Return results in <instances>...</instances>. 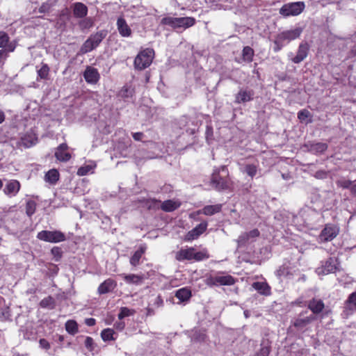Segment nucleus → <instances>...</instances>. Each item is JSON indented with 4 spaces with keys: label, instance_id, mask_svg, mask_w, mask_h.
Listing matches in <instances>:
<instances>
[{
    "label": "nucleus",
    "instance_id": "f257e3e1",
    "mask_svg": "<svg viewBox=\"0 0 356 356\" xmlns=\"http://www.w3.org/2000/svg\"><path fill=\"white\" fill-rule=\"evenodd\" d=\"M195 18L191 17H163L161 21V24L168 25L174 29H186L187 28L193 26L195 24Z\"/></svg>",
    "mask_w": 356,
    "mask_h": 356
},
{
    "label": "nucleus",
    "instance_id": "f03ea898",
    "mask_svg": "<svg viewBox=\"0 0 356 356\" xmlns=\"http://www.w3.org/2000/svg\"><path fill=\"white\" fill-rule=\"evenodd\" d=\"M154 56V51L152 49L147 48L141 51L135 58L134 67L139 70H145L152 63Z\"/></svg>",
    "mask_w": 356,
    "mask_h": 356
},
{
    "label": "nucleus",
    "instance_id": "7ed1b4c3",
    "mask_svg": "<svg viewBox=\"0 0 356 356\" xmlns=\"http://www.w3.org/2000/svg\"><path fill=\"white\" fill-rule=\"evenodd\" d=\"M225 170L226 168L222 166L220 168L215 170L212 174L211 184L217 191H224L230 188L231 182L229 179L227 177H222L219 175L220 170L224 171Z\"/></svg>",
    "mask_w": 356,
    "mask_h": 356
},
{
    "label": "nucleus",
    "instance_id": "20e7f679",
    "mask_svg": "<svg viewBox=\"0 0 356 356\" xmlns=\"http://www.w3.org/2000/svg\"><path fill=\"white\" fill-rule=\"evenodd\" d=\"M106 35V33L104 31L97 32L96 33L91 35L81 46V53L86 54L95 49Z\"/></svg>",
    "mask_w": 356,
    "mask_h": 356
},
{
    "label": "nucleus",
    "instance_id": "39448f33",
    "mask_svg": "<svg viewBox=\"0 0 356 356\" xmlns=\"http://www.w3.org/2000/svg\"><path fill=\"white\" fill-rule=\"evenodd\" d=\"M303 1L286 3L280 9V14L284 17L296 16L300 15L305 9Z\"/></svg>",
    "mask_w": 356,
    "mask_h": 356
},
{
    "label": "nucleus",
    "instance_id": "423d86ee",
    "mask_svg": "<svg viewBox=\"0 0 356 356\" xmlns=\"http://www.w3.org/2000/svg\"><path fill=\"white\" fill-rule=\"evenodd\" d=\"M38 238L44 241L50 243H58L65 241V235L60 231H47L40 232L37 236Z\"/></svg>",
    "mask_w": 356,
    "mask_h": 356
},
{
    "label": "nucleus",
    "instance_id": "0eeeda50",
    "mask_svg": "<svg viewBox=\"0 0 356 356\" xmlns=\"http://www.w3.org/2000/svg\"><path fill=\"white\" fill-rule=\"evenodd\" d=\"M206 284L209 286L225 285L231 286L235 283V279L231 275L209 276L206 279Z\"/></svg>",
    "mask_w": 356,
    "mask_h": 356
},
{
    "label": "nucleus",
    "instance_id": "6e6552de",
    "mask_svg": "<svg viewBox=\"0 0 356 356\" xmlns=\"http://www.w3.org/2000/svg\"><path fill=\"white\" fill-rule=\"evenodd\" d=\"M260 235V232L257 229H254L248 232L242 233L237 239L238 247L246 245L249 243H252Z\"/></svg>",
    "mask_w": 356,
    "mask_h": 356
},
{
    "label": "nucleus",
    "instance_id": "1a4fd4ad",
    "mask_svg": "<svg viewBox=\"0 0 356 356\" xmlns=\"http://www.w3.org/2000/svg\"><path fill=\"white\" fill-rule=\"evenodd\" d=\"M339 234V230L336 227L326 225L321 231L319 238L322 242L330 241L334 238Z\"/></svg>",
    "mask_w": 356,
    "mask_h": 356
},
{
    "label": "nucleus",
    "instance_id": "9d476101",
    "mask_svg": "<svg viewBox=\"0 0 356 356\" xmlns=\"http://www.w3.org/2000/svg\"><path fill=\"white\" fill-rule=\"evenodd\" d=\"M254 92L252 90L241 88L235 95V103L244 104L253 99Z\"/></svg>",
    "mask_w": 356,
    "mask_h": 356
},
{
    "label": "nucleus",
    "instance_id": "9b49d317",
    "mask_svg": "<svg viewBox=\"0 0 356 356\" xmlns=\"http://www.w3.org/2000/svg\"><path fill=\"white\" fill-rule=\"evenodd\" d=\"M69 149L66 143L60 144L56 149L55 156L59 161L67 162L71 159V154L67 152Z\"/></svg>",
    "mask_w": 356,
    "mask_h": 356
},
{
    "label": "nucleus",
    "instance_id": "f8f14e48",
    "mask_svg": "<svg viewBox=\"0 0 356 356\" xmlns=\"http://www.w3.org/2000/svg\"><path fill=\"white\" fill-rule=\"evenodd\" d=\"M302 33V29L300 28H296L293 30H289L283 31L279 33L277 36L279 37V40H282L283 42L284 41H291L298 38Z\"/></svg>",
    "mask_w": 356,
    "mask_h": 356
},
{
    "label": "nucleus",
    "instance_id": "ddd939ff",
    "mask_svg": "<svg viewBox=\"0 0 356 356\" xmlns=\"http://www.w3.org/2000/svg\"><path fill=\"white\" fill-rule=\"evenodd\" d=\"M71 7L74 17L76 18H84L88 14V7L81 2H76Z\"/></svg>",
    "mask_w": 356,
    "mask_h": 356
},
{
    "label": "nucleus",
    "instance_id": "4468645a",
    "mask_svg": "<svg viewBox=\"0 0 356 356\" xmlns=\"http://www.w3.org/2000/svg\"><path fill=\"white\" fill-rule=\"evenodd\" d=\"M207 227V222H203L188 232L186 236L187 240L191 241L197 238L203 234Z\"/></svg>",
    "mask_w": 356,
    "mask_h": 356
},
{
    "label": "nucleus",
    "instance_id": "2eb2a0df",
    "mask_svg": "<svg viewBox=\"0 0 356 356\" xmlns=\"http://www.w3.org/2000/svg\"><path fill=\"white\" fill-rule=\"evenodd\" d=\"M336 269L335 261L333 258H329L326 260L324 264L316 269V273L318 275H326L330 273H334Z\"/></svg>",
    "mask_w": 356,
    "mask_h": 356
},
{
    "label": "nucleus",
    "instance_id": "dca6fc26",
    "mask_svg": "<svg viewBox=\"0 0 356 356\" xmlns=\"http://www.w3.org/2000/svg\"><path fill=\"white\" fill-rule=\"evenodd\" d=\"M309 51V45L307 42L300 44L296 56L292 58L294 63H301L307 56Z\"/></svg>",
    "mask_w": 356,
    "mask_h": 356
},
{
    "label": "nucleus",
    "instance_id": "f3484780",
    "mask_svg": "<svg viewBox=\"0 0 356 356\" xmlns=\"http://www.w3.org/2000/svg\"><path fill=\"white\" fill-rule=\"evenodd\" d=\"M83 76L86 82L90 83H96L99 79L97 70L90 66L86 67Z\"/></svg>",
    "mask_w": 356,
    "mask_h": 356
},
{
    "label": "nucleus",
    "instance_id": "a211bd4d",
    "mask_svg": "<svg viewBox=\"0 0 356 356\" xmlns=\"http://www.w3.org/2000/svg\"><path fill=\"white\" fill-rule=\"evenodd\" d=\"M117 286L116 282L111 278L106 280L102 282L98 287V293L102 294H106L112 291Z\"/></svg>",
    "mask_w": 356,
    "mask_h": 356
},
{
    "label": "nucleus",
    "instance_id": "6ab92c4d",
    "mask_svg": "<svg viewBox=\"0 0 356 356\" xmlns=\"http://www.w3.org/2000/svg\"><path fill=\"white\" fill-rule=\"evenodd\" d=\"M20 188V184L17 180L10 181L5 186L3 192L8 195H15Z\"/></svg>",
    "mask_w": 356,
    "mask_h": 356
},
{
    "label": "nucleus",
    "instance_id": "aec40b11",
    "mask_svg": "<svg viewBox=\"0 0 356 356\" xmlns=\"http://www.w3.org/2000/svg\"><path fill=\"white\" fill-rule=\"evenodd\" d=\"M324 307L325 305L323 302L320 299L313 298L308 302V308L314 314H318L321 313L324 309Z\"/></svg>",
    "mask_w": 356,
    "mask_h": 356
},
{
    "label": "nucleus",
    "instance_id": "412c9836",
    "mask_svg": "<svg viewBox=\"0 0 356 356\" xmlns=\"http://www.w3.org/2000/svg\"><path fill=\"white\" fill-rule=\"evenodd\" d=\"M118 29L120 34L123 37H128L131 33V30L127 25L126 21L122 17H120L117 21Z\"/></svg>",
    "mask_w": 356,
    "mask_h": 356
},
{
    "label": "nucleus",
    "instance_id": "4be33fe9",
    "mask_svg": "<svg viewBox=\"0 0 356 356\" xmlns=\"http://www.w3.org/2000/svg\"><path fill=\"white\" fill-rule=\"evenodd\" d=\"M122 276L123 277L124 280L128 284L140 285L144 281V276L143 275L123 274Z\"/></svg>",
    "mask_w": 356,
    "mask_h": 356
},
{
    "label": "nucleus",
    "instance_id": "5701e85b",
    "mask_svg": "<svg viewBox=\"0 0 356 356\" xmlns=\"http://www.w3.org/2000/svg\"><path fill=\"white\" fill-rule=\"evenodd\" d=\"M222 204L207 205L205 206L202 210L197 211V213H203L206 216H212L215 213H219L221 211Z\"/></svg>",
    "mask_w": 356,
    "mask_h": 356
},
{
    "label": "nucleus",
    "instance_id": "b1692460",
    "mask_svg": "<svg viewBox=\"0 0 356 356\" xmlns=\"http://www.w3.org/2000/svg\"><path fill=\"white\" fill-rule=\"evenodd\" d=\"M193 248L181 249L176 253L175 258L178 261H182L184 259L192 260L193 259Z\"/></svg>",
    "mask_w": 356,
    "mask_h": 356
},
{
    "label": "nucleus",
    "instance_id": "393cba45",
    "mask_svg": "<svg viewBox=\"0 0 356 356\" xmlns=\"http://www.w3.org/2000/svg\"><path fill=\"white\" fill-rule=\"evenodd\" d=\"M252 287L262 295L268 296L270 294V288L266 282H254Z\"/></svg>",
    "mask_w": 356,
    "mask_h": 356
},
{
    "label": "nucleus",
    "instance_id": "a878e982",
    "mask_svg": "<svg viewBox=\"0 0 356 356\" xmlns=\"http://www.w3.org/2000/svg\"><path fill=\"white\" fill-rule=\"evenodd\" d=\"M308 147L309 151L314 154H322L327 149V145L324 143H311Z\"/></svg>",
    "mask_w": 356,
    "mask_h": 356
},
{
    "label": "nucleus",
    "instance_id": "bb28decb",
    "mask_svg": "<svg viewBox=\"0 0 356 356\" xmlns=\"http://www.w3.org/2000/svg\"><path fill=\"white\" fill-rule=\"evenodd\" d=\"M180 205L181 204L178 202L169 200L164 201L161 204V208L164 211L171 212L179 208Z\"/></svg>",
    "mask_w": 356,
    "mask_h": 356
},
{
    "label": "nucleus",
    "instance_id": "cd10ccee",
    "mask_svg": "<svg viewBox=\"0 0 356 356\" xmlns=\"http://www.w3.org/2000/svg\"><path fill=\"white\" fill-rule=\"evenodd\" d=\"M270 353V342L268 339H263L261 343V348L254 356H268Z\"/></svg>",
    "mask_w": 356,
    "mask_h": 356
},
{
    "label": "nucleus",
    "instance_id": "c85d7f7f",
    "mask_svg": "<svg viewBox=\"0 0 356 356\" xmlns=\"http://www.w3.org/2000/svg\"><path fill=\"white\" fill-rule=\"evenodd\" d=\"M58 179L59 172L56 169H51L49 170L44 176V180L51 184H55Z\"/></svg>",
    "mask_w": 356,
    "mask_h": 356
},
{
    "label": "nucleus",
    "instance_id": "c756f323",
    "mask_svg": "<svg viewBox=\"0 0 356 356\" xmlns=\"http://www.w3.org/2000/svg\"><path fill=\"white\" fill-rule=\"evenodd\" d=\"M145 250L146 248L145 246H140V248L134 252L130 259V264L133 266H136L138 265L140 259H141L143 254L145 253Z\"/></svg>",
    "mask_w": 356,
    "mask_h": 356
},
{
    "label": "nucleus",
    "instance_id": "7c9ffc66",
    "mask_svg": "<svg viewBox=\"0 0 356 356\" xmlns=\"http://www.w3.org/2000/svg\"><path fill=\"white\" fill-rule=\"evenodd\" d=\"M175 296L181 301L184 302L191 298V291L186 288H182L177 291Z\"/></svg>",
    "mask_w": 356,
    "mask_h": 356
},
{
    "label": "nucleus",
    "instance_id": "2f4dec72",
    "mask_svg": "<svg viewBox=\"0 0 356 356\" xmlns=\"http://www.w3.org/2000/svg\"><path fill=\"white\" fill-rule=\"evenodd\" d=\"M314 318H315L312 316L306 317L305 318H298L294 321L293 325L298 329H302L306 325L309 324L312 321H314Z\"/></svg>",
    "mask_w": 356,
    "mask_h": 356
},
{
    "label": "nucleus",
    "instance_id": "473e14b6",
    "mask_svg": "<svg viewBox=\"0 0 356 356\" xmlns=\"http://www.w3.org/2000/svg\"><path fill=\"white\" fill-rule=\"evenodd\" d=\"M254 56V50L249 46H246L243 48L242 52V56L244 61L250 63L252 61Z\"/></svg>",
    "mask_w": 356,
    "mask_h": 356
},
{
    "label": "nucleus",
    "instance_id": "72a5a7b5",
    "mask_svg": "<svg viewBox=\"0 0 356 356\" xmlns=\"http://www.w3.org/2000/svg\"><path fill=\"white\" fill-rule=\"evenodd\" d=\"M65 330L70 334H75L78 332V325L75 321L69 320L65 323Z\"/></svg>",
    "mask_w": 356,
    "mask_h": 356
},
{
    "label": "nucleus",
    "instance_id": "f704fd0d",
    "mask_svg": "<svg viewBox=\"0 0 356 356\" xmlns=\"http://www.w3.org/2000/svg\"><path fill=\"white\" fill-rule=\"evenodd\" d=\"M37 138L34 135H26L22 138V143L26 147H29L35 144Z\"/></svg>",
    "mask_w": 356,
    "mask_h": 356
},
{
    "label": "nucleus",
    "instance_id": "c9c22d12",
    "mask_svg": "<svg viewBox=\"0 0 356 356\" xmlns=\"http://www.w3.org/2000/svg\"><path fill=\"white\" fill-rule=\"evenodd\" d=\"M346 307L350 310L356 308V292H353L350 294L346 301Z\"/></svg>",
    "mask_w": 356,
    "mask_h": 356
},
{
    "label": "nucleus",
    "instance_id": "e433bc0d",
    "mask_svg": "<svg viewBox=\"0 0 356 356\" xmlns=\"http://www.w3.org/2000/svg\"><path fill=\"white\" fill-rule=\"evenodd\" d=\"M10 310L8 306L0 309V321H11L10 319Z\"/></svg>",
    "mask_w": 356,
    "mask_h": 356
},
{
    "label": "nucleus",
    "instance_id": "4c0bfd02",
    "mask_svg": "<svg viewBox=\"0 0 356 356\" xmlns=\"http://www.w3.org/2000/svg\"><path fill=\"white\" fill-rule=\"evenodd\" d=\"M49 67L47 64H42L41 68L38 70V75L41 79H48Z\"/></svg>",
    "mask_w": 356,
    "mask_h": 356
},
{
    "label": "nucleus",
    "instance_id": "58836bf2",
    "mask_svg": "<svg viewBox=\"0 0 356 356\" xmlns=\"http://www.w3.org/2000/svg\"><path fill=\"white\" fill-rule=\"evenodd\" d=\"M244 172L252 178L254 177L257 172V166L254 164H246L244 166Z\"/></svg>",
    "mask_w": 356,
    "mask_h": 356
},
{
    "label": "nucleus",
    "instance_id": "ea45409f",
    "mask_svg": "<svg viewBox=\"0 0 356 356\" xmlns=\"http://www.w3.org/2000/svg\"><path fill=\"white\" fill-rule=\"evenodd\" d=\"M134 313H135V311L134 309H130L128 307H121L120 312L118 314V318L120 320H122L127 316H129L134 314Z\"/></svg>",
    "mask_w": 356,
    "mask_h": 356
},
{
    "label": "nucleus",
    "instance_id": "a19ab883",
    "mask_svg": "<svg viewBox=\"0 0 356 356\" xmlns=\"http://www.w3.org/2000/svg\"><path fill=\"white\" fill-rule=\"evenodd\" d=\"M114 334V331L112 329L106 328L102 331L101 337L104 341H110L113 340V335Z\"/></svg>",
    "mask_w": 356,
    "mask_h": 356
},
{
    "label": "nucleus",
    "instance_id": "79ce46f5",
    "mask_svg": "<svg viewBox=\"0 0 356 356\" xmlns=\"http://www.w3.org/2000/svg\"><path fill=\"white\" fill-rule=\"evenodd\" d=\"M36 204L33 200H29L26 204V213L29 216H31L35 211Z\"/></svg>",
    "mask_w": 356,
    "mask_h": 356
},
{
    "label": "nucleus",
    "instance_id": "37998d69",
    "mask_svg": "<svg viewBox=\"0 0 356 356\" xmlns=\"http://www.w3.org/2000/svg\"><path fill=\"white\" fill-rule=\"evenodd\" d=\"M92 24L93 22L90 18H85L79 22V26L82 30L90 29L92 26Z\"/></svg>",
    "mask_w": 356,
    "mask_h": 356
},
{
    "label": "nucleus",
    "instance_id": "c03bdc74",
    "mask_svg": "<svg viewBox=\"0 0 356 356\" xmlns=\"http://www.w3.org/2000/svg\"><path fill=\"white\" fill-rule=\"evenodd\" d=\"M207 258H209V255L207 252L202 251L195 252V249L193 248V259L198 261Z\"/></svg>",
    "mask_w": 356,
    "mask_h": 356
},
{
    "label": "nucleus",
    "instance_id": "a18cd8bd",
    "mask_svg": "<svg viewBox=\"0 0 356 356\" xmlns=\"http://www.w3.org/2000/svg\"><path fill=\"white\" fill-rule=\"evenodd\" d=\"M8 42V35L6 32L0 31V48L6 47Z\"/></svg>",
    "mask_w": 356,
    "mask_h": 356
},
{
    "label": "nucleus",
    "instance_id": "49530a36",
    "mask_svg": "<svg viewBox=\"0 0 356 356\" xmlns=\"http://www.w3.org/2000/svg\"><path fill=\"white\" fill-rule=\"evenodd\" d=\"M92 169H93V168L90 165L82 166L78 169L77 175L79 176H84V175H87L88 172H90V171H92Z\"/></svg>",
    "mask_w": 356,
    "mask_h": 356
},
{
    "label": "nucleus",
    "instance_id": "de8ad7c7",
    "mask_svg": "<svg viewBox=\"0 0 356 356\" xmlns=\"http://www.w3.org/2000/svg\"><path fill=\"white\" fill-rule=\"evenodd\" d=\"M310 112L307 109H302L298 113V118L301 121H305L307 118L311 117Z\"/></svg>",
    "mask_w": 356,
    "mask_h": 356
},
{
    "label": "nucleus",
    "instance_id": "09e8293b",
    "mask_svg": "<svg viewBox=\"0 0 356 356\" xmlns=\"http://www.w3.org/2000/svg\"><path fill=\"white\" fill-rule=\"evenodd\" d=\"M352 184L351 181L346 179H340L337 181V186L343 188H350Z\"/></svg>",
    "mask_w": 356,
    "mask_h": 356
},
{
    "label": "nucleus",
    "instance_id": "8fccbe9b",
    "mask_svg": "<svg viewBox=\"0 0 356 356\" xmlns=\"http://www.w3.org/2000/svg\"><path fill=\"white\" fill-rule=\"evenodd\" d=\"M205 134L208 143H210L213 140V131L212 127L207 126Z\"/></svg>",
    "mask_w": 356,
    "mask_h": 356
},
{
    "label": "nucleus",
    "instance_id": "3c124183",
    "mask_svg": "<svg viewBox=\"0 0 356 356\" xmlns=\"http://www.w3.org/2000/svg\"><path fill=\"white\" fill-rule=\"evenodd\" d=\"M51 8V4L47 2L43 3L39 8L38 11L40 13H45L49 12Z\"/></svg>",
    "mask_w": 356,
    "mask_h": 356
},
{
    "label": "nucleus",
    "instance_id": "603ef678",
    "mask_svg": "<svg viewBox=\"0 0 356 356\" xmlns=\"http://www.w3.org/2000/svg\"><path fill=\"white\" fill-rule=\"evenodd\" d=\"M131 90L127 87H123L120 92V95L122 97H128L131 95Z\"/></svg>",
    "mask_w": 356,
    "mask_h": 356
},
{
    "label": "nucleus",
    "instance_id": "864d4df0",
    "mask_svg": "<svg viewBox=\"0 0 356 356\" xmlns=\"http://www.w3.org/2000/svg\"><path fill=\"white\" fill-rule=\"evenodd\" d=\"M85 346L89 350H92L94 349V346H93V339L90 337H87L86 340H85Z\"/></svg>",
    "mask_w": 356,
    "mask_h": 356
},
{
    "label": "nucleus",
    "instance_id": "5fc2aeb1",
    "mask_svg": "<svg viewBox=\"0 0 356 356\" xmlns=\"http://www.w3.org/2000/svg\"><path fill=\"white\" fill-rule=\"evenodd\" d=\"M283 43L284 42L282 40H279V37L277 36L276 39L274 41V44H275L274 51H280L283 47Z\"/></svg>",
    "mask_w": 356,
    "mask_h": 356
},
{
    "label": "nucleus",
    "instance_id": "6e6d98bb",
    "mask_svg": "<svg viewBox=\"0 0 356 356\" xmlns=\"http://www.w3.org/2000/svg\"><path fill=\"white\" fill-rule=\"evenodd\" d=\"M39 343L40 346L45 350H49L51 347L50 343L45 339H40Z\"/></svg>",
    "mask_w": 356,
    "mask_h": 356
},
{
    "label": "nucleus",
    "instance_id": "4d7b16f0",
    "mask_svg": "<svg viewBox=\"0 0 356 356\" xmlns=\"http://www.w3.org/2000/svg\"><path fill=\"white\" fill-rule=\"evenodd\" d=\"M51 254L55 257H57L58 259L60 258L61 257V255H62V252H61V250L60 248L58 247H54L51 250Z\"/></svg>",
    "mask_w": 356,
    "mask_h": 356
},
{
    "label": "nucleus",
    "instance_id": "13d9d810",
    "mask_svg": "<svg viewBox=\"0 0 356 356\" xmlns=\"http://www.w3.org/2000/svg\"><path fill=\"white\" fill-rule=\"evenodd\" d=\"M16 46H15V44L14 42H9L7 44L6 47H4L3 49H2V50H6V53L8 54V52H13L14 51L15 49Z\"/></svg>",
    "mask_w": 356,
    "mask_h": 356
},
{
    "label": "nucleus",
    "instance_id": "bf43d9fd",
    "mask_svg": "<svg viewBox=\"0 0 356 356\" xmlns=\"http://www.w3.org/2000/svg\"><path fill=\"white\" fill-rule=\"evenodd\" d=\"M52 302V298L49 297L41 300L40 305L42 307H47L49 304Z\"/></svg>",
    "mask_w": 356,
    "mask_h": 356
},
{
    "label": "nucleus",
    "instance_id": "052dcab7",
    "mask_svg": "<svg viewBox=\"0 0 356 356\" xmlns=\"http://www.w3.org/2000/svg\"><path fill=\"white\" fill-rule=\"evenodd\" d=\"M8 57V54L6 53V50H0V65H3L6 58Z\"/></svg>",
    "mask_w": 356,
    "mask_h": 356
},
{
    "label": "nucleus",
    "instance_id": "680f3d73",
    "mask_svg": "<svg viewBox=\"0 0 356 356\" xmlns=\"http://www.w3.org/2000/svg\"><path fill=\"white\" fill-rule=\"evenodd\" d=\"M163 301L160 296H156L154 300V305L156 307H160L163 305Z\"/></svg>",
    "mask_w": 356,
    "mask_h": 356
},
{
    "label": "nucleus",
    "instance_id": "e2e57ef3",
    "mask_svg": "<svg viewBox=\"0 0 356 356\" xmlns=\"http://www.w3.org/2000/svg\"><path fill=\"white\" fill-rule=\"evenodd\" d=\"M134 139L136 141H141L144 137V134L142 132H136L132 134Z\"/></svg>",
    "mask_w": 356,
    "mask_h": 356
},
{
    "label": "nucleus",
    "instance_id": "0e129e2a",
    "mask_svg": "<svg viewBox=\"0 0 356 356\" xmlns=\"http://www.w3.org/2000/svg\"><path fill=\"white\" fill-rule=\"evenodd\" d=\"M96 321L95 318H88L85 320V323L88 326H93L95 325Z\"/></svg>",
    "mask_w": 356,
    "mask_h": 356
},
{
    "label": "nucleus",
    "instance_id": "69168bd1",
    "mask_svg": "<svg viewBox=\"0 0 356 356\" xmlns=\"http://www.w3.org/2000/svg\"><path fill=\"white\" fill-rule=\"evenodd\" d=\"M326 176V172L324 171H317L315 177L316 178H324Z\"/></svg>",
    "mask_w": 356,
    "mask_h": 356
},
{
    "label": "nucleus",
    "instance_id": "338daca9",
    "mask_svg": "<svg viewBox=\"0 0 356 356\" xmlns=\"http://www.w3.org/2000/svg\"><path fill=\"white\" fill-rule=\"evenodd\" d=\"M115 325L118 330H122L124 329L125 324L124 322H120V323H116Z\"/></svg>",
    "mask_w": 356,
    "mask_h": 356
},
{
    "label": "nucleus",
    "instance_id": "774afa93",
    "mask_svg": "<svg viewBox=\"0 0 356 356\" xmlns=\"http://www.w3.org/2000/svg\"><path fill=\"white\" fill-rule=\"evenodd\" d=\"M65 16H68V10L67 8L60 11V17H63Z\"/></svg>",
    "mask_w": 356,
    "mask_h": 356
}]
</instances>
